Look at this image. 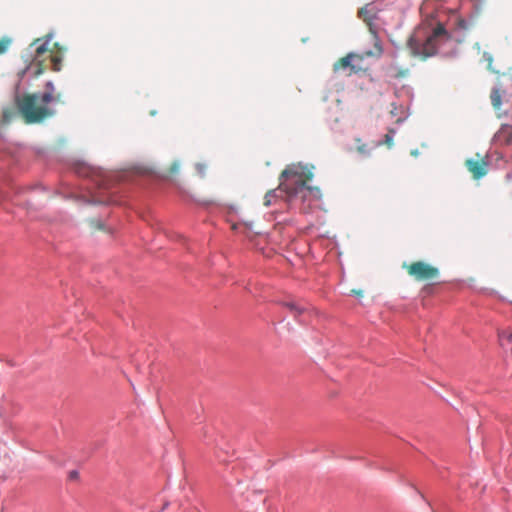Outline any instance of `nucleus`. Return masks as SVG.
Masks as SVG:
<instances>
[{
	"instance_id": "f257e3e1",
	"label": "nucleus",
	"mask_w": 512,
	"mask_h": 512,
	"mask_svg": "<svg viewBox=\"0 0 512 512\" xmlns=\"http://www.w3.org/2000/svg\"><path fill=\"white\" fill-rule=\"evenodd\" d=\"M465 39V34L455 38L447 31L445 26L439 23L431 32L423 37L413 35L408 40V47L414 55L431 57L441 55L443 57H455L457 55V45Z\"/></svg>"
},
{
	"instance_id": "f03ea898",
	"label": "nucleus",
	"mask_w": 512,
	"mask_h": 512,
	"mask_svg": "<svg viewBox=\"0 0 512 512\" xmlns=\"http://www.w3.org/2000/svg\"><path fill=\"white\" fill-rule=\"evenodd\" d=\"M45 92L25 93L21 91L20 82L15 85L13 100L19 106L26 124H40L55 115L56 110L50 105L54 101V83L45 84Z\"/></svg>"
},
{
	"instance_id": "7ed1b4c3",
	"label": "nucleus",
	"mask_w": 512,
	"mask_h": 512,
	"mask_svg": "<svg viewBox=\"0 0 512 512\" xmlns=\"http://www.w3.org/2000/svg\"><path fill=\"white\" fill-rule=\"evenodd\" d=\"M313 166L309 167L302 163L291 164L280 175V184L278 189L284 192L287 201L292 202L300 199L303 203L319 201L322 198L321 190L318 187H312L306 184L303 178H313Z\"/></svg>"
},
{
	"instance_id": "20e7f679",
	"label": "nucleus",
	"mask_w": 512,
	"mask_h": 512,
	"mask_svg": "<svg viewBox=\"0 0 512 512\" xmlns=\"http://www.w3.org/2000/svg\"><path fill=\"white\" fill-rule=\"evenodd\" d=\"M395 96L399 99H403L401 103L392 102V109L390 111L393 117L398 116L396 123L401 125L408 118L410 112L409 108L414 98L413 89L410 86H402L395 90Z\"/></svg>"
},
{
	"instance_id": "39448f33",
	"label": "nucleus",
	"mask_w": 512,
	"mask_h": 512,
	"mask_svg": "<svg viewBox=\"0 0 512 512\" xmlns=\"http://www.w3.org/2000/svg\"><path fill=\"white\" fill-rule=\"evenodd\" d=\"M409 273L417 280H429L437 278L439 270L425 262L418 261L411 265Z\"/></svg>"
},
{
	"instance_id": "423d86ee",
	"label": "nucleus",
	"mask_w": 512,
	"mask_h": 512,
	"mask_svg": "<svg viewBox=\"0 0 512 512\" xmlns=\"http://www.w3.org/2000/svg\"><path fill=\"white\" fill-rule=\"evenodd\" d=\"M280 304L287 308L289 310V312L293 315L294 319L304 325L306 324V318H305V314L306 312L308 311V308L304 305H301L295 301H282L280 302Z\"/></svg>"
},
{
	"instance_id": "0eeeda50",
	"label": "nucleus",
	"mask_w": 512,
	"mask_h": 512,
	"mask_svg": "<svg viewBox=\"0 0 512 512\" xmlns=\"http://www.w3.org/2000/svg\"><path fill=\"white\" fill-rule=\"evenodd\" d=\"M489 158H490V155L487 154L485 156V158L482 159L481 162L476 159H469L467 161L468 169L470 172L473 173V175L476 179H480L487 173L488 166H489Z\"/></svg>"
},
{
	"instance_id": "6e6552de",
	"label": "nucleus",
	"mask_w": 512,
	"mask_h": 512,
	"mask_svg": "<svg viewBox=\"0 0 512 512\" xmlns=\"http://www.w3.org/2000/svg\"><path fill=\"white\" fill-rule=\"evenodd\" d=\"M384 9V5H378L372 1L360 9L359 16L363 17L365 21L372 22L373 20L377 19L378 13Z\"/></svg>"
},
{
	"instance_id": "1a4fd4ad",
	"label": "nucleus",
	"mask_w": 512,
	"mask_h": 512,
	"mask_svg": "<svg viewBox=\"0 0 512 512\" xmlns=\"http://www.w3.org/2000/svg\"><path fill=\"white\" fill-rule=\"evenodd\" d=\"M481 11V3H474V11L470 14L469 19L461 18L458 22V29L466 31L478 17Z\"/></svg>"
},
{
	"instance_id": "9d476101",
	"label": "nucleus",
	"mask_w": 512,
	"mask_h": 512,
	"mask_svg": "<svg viewBox=\"0 0 512 512\" xmlns=\"http://www.w3.org/2000/svg\"><path fill=\"white\" fill-rule=\"evenodd\" d=\"M16 107H6L2 110V121L4 124H9L16 117L20 116L23 118V114L20 112L19 106L14 102Z\"/></svg>"
},
{
	"instance_id": "9b49d317",
	"label": "nucleus",
	"mask_w": 512,
	"mask_h": 512,
	"mask_svg": "<svg viewBox=\"0 0 512 512\" xmlns=\"http://www.w3.org/2000/svg\"><path fill=\"white\" fill-rule=\"evenodd\" d=\"M13 190L16 194L21 195L32 191H41L45 192L46 187L42 186L41 184H34V185H25V186H14Z\"/></svg>"
},
{
	"instance_id": "f8f14e48",
	"label": "nucleus",
	"mask_w": 512,
	"mask_h": 512,
	"mask_svg": "<svg viewBox=\"0 0 512 512\" xmlns=\"http://www.w3.org/2000/svg\"><path fill=\"white\" fill-rule=\"evenodd\" d=\"M491 103L495 108H499L502 104V91L501 87L495 85L491 91Z\"/></svg>"
},
{
	"instance_id": "ddd939ff",
	"label": "nucleus",
	"mask_w": 512,
	"mask_h": 512,
	"mask_svg": "<svg viewBox=\"0 0 512 512\" xmlns=\"http://www.w3.org/2000/svg\"><path fill=\"white\" fill-rule=\"evenodd\" d=\"M74 171L79 176L87 177V176H89V174L94 173V168L87 165L86 163L78 162L74 165Z\"/></svg>"
},
{
	"instance_id": "4468645a",
	"label": "nucleus",
	"mask_w": 512,
	"mask_h": 512,
	"mask_svg": "<svg viewBox=\"0 0 512 512\" xmlns=\"http://www.w3.org/2000/svg\"><path fill=\"white\" fill-rule=\"evenodd\" d=\"M53 37H54V32H50L49 34H47L45 41L36 47L37 55H41L47 51L48 45H49L50 41L53 39Z\"/></svg>"
},
{
	"instance_id": "2eb2a0df",
	"label": "nucleus",
	"mask_w": 512,
	"mask_h": 512,
	"mask_svg": "<svg viewBox=\"0 0 512 512\" xmlns=\"http://www.w3.org/2000/svg\"><path fill=\"white\" fill-rule=\"evenodd\" d=\"M499 343L502 347L505 346L504 341L507 340L508 342H512V332L508 333L506 331H500L498 333Z\"/></svg>"
},
{
	"instance_id": "dca6fc26",
	"label": "nucleus",
	"mask_w": 512,
	"mask_h": 512,
	"mask_svg": "<svg viewBox=\"0 0 512 512\" xmlns=\"http://www.w3.org/2000/svg\"><path fill=\"white\" fill-rule=\"evenodd\" d=\"M12 43V39L9 38V37H3L1 40H0V54H3L5 53L9 46L11 45Z\"/></svg>"
},
{
	"instance_id": "f3484780",
	"label": "nucleus",
	"mask_w": 512,
	"mask_h": 512,
	"mask_svg": "<svg viewBox=\"0 0 512 512\" xmlns=\"http://www.w3.org/2000/svg\"><path fill=\"white\" fill-rule=\"evenodd\" d=\"M115 202V200L113 199L112 196H108L106 198H101V199H94L93 201H91V203L93 204H103V205H110V204H113Z\"/></svg>"
},
{
	"instance_id": "a211bd4d",
	"label": "nucleus",
	"mask_w": 512,
	"mask_h": 512,
	"mask_svg": "<svg viewBox=\"0 0 512 512\" xmlns=\"http://www.w3.org/2000/svg\"><path fill=\"white\" fill-rule=\"evenodd\" d=\"M274 197H276V190H271V191L267 192L265 195V198H264L265 199L264 204L266 206H270L272 203V198H274Z\"/></svg>"
},
{
	"instance_id": "6ab92c4d",
	"label": "nucleus",
	"mask_w": 512,
	"mask_h": 512,
	"mask_svg": "<svg viewBox=\"0 0 512 512\" xmlns=\"http://www.w3.org/2000/svg\"><path fill=\"white\" fill-rule=\"evenodd\" d=\"M352 59H353V53H349V54H347V55L342 59V66H343L344 68L351 67Z\"/></svg>"
},
{
	"instance_id": "aec40b11",
	"label": "nucleus",
	"mask_w": 512,
	"mask_h": 512,
	"mask_svg": "<svg viewBox=\"0 0 512 512\" xmlns=\"http://www.w3.org/2000/svg\"><path fill=\"white\" fill-rule=\"evenodd\" d=\"M357 150L363 156H368L370 154V148L366 144H359L357 146Z\"/></svg>"
},
{
	"instance_id": "412c9836",
	"label": "nucleus",
	"mask_w": 512,
	"mask_h": 512,
	"mask_svg": "<svg viewBox=\"0 0 512 512\" xmlns=\"http://www.w3.org/2000/svg\"><path fill=\"white\" fill-rule=\"evenodd\" d=\"M53 70L57 72L61 70V58L55 57L53 59Z\"/></svg>"
},
{
	"instance_id": "4be33fe9",
	"label": "nucleus",
	"mask_w": 512,
	"mask_h": 512,
	"mask_svg": "<svg viewBox=\"0 0 512 512\" xmlns=\"http://www.w3.org/2000/svg\"><path fill=\"white\" fill-rule=\"evenodd\" d=\"M195 167H196L199 175L201 177H204L205 176L206 166L204 164H202V163H197Z\"/></svg>"
},
{
	"instance_id": "5701e85b",
	"label": "nucleus",
	"mask_w": 512,
	"mask_h": 512,
	"mask_svg": "<svg viewBox=\"0 0 512 512\" xmlns=\"http://www.w3.org/2000/svg\"><path fill=\"white\" fill-rule=\"evenodd\" d=\"M351 295L355 296L358 300H360V298L363 296V291L362 290H352Z\"/></svg>"
},
{
	"instance_id": "b1692460",
	"label": "nucleus",
	"mask_w": 512,
	"mask_h": 512,
	"mask_svg": "<svg viewBox=\"0 0 512 512\" xmlns=\"http://www.w3.org/2000/svg\"><path fill=\"white\" fill-rule=\"evenodd\" d=\"M78 476H79V472L77 470H71L69 472V478L72 480L78 478Z\"/></svg>"
},
{
	"instance_id": "393cba45",
	"label": "nucleus",
	"mask_w": 512,
	"mask_h": 512,
	"mask_svg": "<svg viewBox=\"0 0 512 512\" xmlns=\"http://www.w3.org/2000/svg\"><path fill=\"white\" fill-rule=\"evenodd\" d=\"M483 57H484V59H485L486 61H488V62H489V65H491V64H492L493 58H492L491 54H489L488 52H485V53L483 54Z\"/></svg>"
},
{
	"instance_id": "a878e982",
	"label": "nucleus",
	"mask_w": 512,
	"mask_h": 512,
	"mask_svg": "<svg viewBox=\"0 0 512 512\" xmlns=\"http://www.w3.org/2000/svg\"><path fill=\"white\" fill-rule=\"evenodd\" d=\"M384 141H385L386 144H388L390 146L392 141H393V137L391 135L386 134Z\"/></svg>"
},
{
	"instance_id": "bb28decb",
	"label": "nucleus",
	"mask_w": 512,
	"mask_h": 512,
	"mask_svg": "<svg viewBox=\"0 0 512 512\" xmlns=\"http://www.w3.org/2000/svg\"><path fill=\"white\" fill-rule=\"evenodd\" d=\"M378 5H384L385 8L389 5V3H385L386 0H373Z\"/></svg>"
},
{
	"instance_id": "cd10ccee",
	"label": "nucleus",
	"mask_w": 512,
	"mask_h": 512,
	"mask_svg": "<svg viewBox=\"0 0 512 512\" xmlns=\"http://www.w3.org/2000/svg\"><path fill=\"white\" fill-rule=\"evenodd\" d=\"M396 132L397 130L395 128H389L387 134L391 135L394 138Z\"/></svg>"
},
{
	"instance_id": "c85d7f7f",
	"label": "nucleus",
	"mask_w": 512,
	"mask_h": 512,
	"mask_svg": "<svg viewBox=\"0 0 512 512\" xmlns=\"http://www.w3.org/2000/svg\"><path fill=\"white\" fill-rule=\"evenodd\" d=\"M97 227H98V229H100V230H104V229H105V225H104V223H102L101 221H98Z\"/></svg>"
},
{
	"instance_id": "c756f323",
	"label": "nucleus",
	"mask_w": 512,
	"mask_h": 512,
	"mask_svg": "<svg viewBox=\"0 0 512 512\" xmlns=\"http://www.w3.org/2000/svg\"><path fill=\"white\" fill-rule=\"evenodd\" d=\"M178 168H179V164L178 163H174L173 166H172V171L173 172H177Z\"/></svg>"
},
{
	"instance_id": "7c9ffc66",
	"label": "nucleus",
	"mask_w": 512,
	"mask_h": 512,
	"mask_svg": "<svg viewBox=\"0 0 512 512\" xmlns=\"http://www.w3.org/2000/svg\"><path fill=\"white\" fill-rule=\"evenodd\" d=\"M411 155H413V156H415V157H416V156H418V155H419V151H418V149H414V150H412V151H411Z\"/></svg>"
},
{
	"instance_id": "2f4dec72",
	"label": "nucleus",
	"mask_w": 512,
	"mask_h": 512,
	"mask_svg": "<svg viewBox=\"0 0 512 512\" xmlns=\"http://www.w3.org/2000/svg\"><path fill=\"white\" fill-rule=\"evenodd\" d=\"M40 41H41V39H36V40L32 43V45H35V46H36V45H38V43H39Z\"/></svg>"
},
{
	"instance_id": "473e14b6",
	"label": "nucleus",
	"mask_w": 512,
	"mask_h": 512,
	"mask_svg": "<svg viewBox=\"0 0 512 512\" xmlns=\"http://www.w3.org/2000/svg\"><path fill=\"white\" fill-rule=\"evenodd\" d=\"M26 205H27L28 207L32 206L31 201H30V200H27V201H26Z\"/></svg>"
},
{
	"instance_id": "72a5a7b5",
	"label": "nucleus",
	"mask_w": 512,
	"mask_h": 512,
	"mask_svg": "<svg viewBox=\"0 0 512 512\" xmlns=\"http://www.w3.org/2000/svg\"><path fill=\"white\" fill-rule=\"evenodd\" d=\"M506 177H507V179H511V178H512L511 173H508V174L506 175Z\"/></svg>"
},
{
	"instance_id": "f704fd0d",
	"label": "nucleus",
	"mask_w": 512,
	"mask_h": 512,
	"mask_svg": "<svg viewBox=\"0 0 512 512\" xmlns=\"http://www.w3.org/2000/svg\"><path fill=\"white\" fill-rule=\"evenodd\" d=\"M496 154H497V158L498 159H502V155L501 154H499V153H496Z\"/></svg>"
},
{
	"instance_id": "c9c22d12",
	"label": "nucleus",
	"mask_w": 512,
	"mask_h": 512,
	"mask_svg": "<svg viewBox=\"0 0 512 512\" xmlns=\"http://www.w3.org/2000/svg\"><path fill=\"white\" fill-rule=\"evenodd\" d=\"M26 70L27 68L21 72V76H23L26 73Z\"/></svg>"
},
{
	"instance_id": "e433bc0d",
	"label": "nucleus",
	"mask_w": 512,
	"mask_h": 512,
	"mask_svg": "<svg viewBox=\"0 0 512 512\" xmlns=\"http://www.w3.org/2000/svg\"><path fill=\"white\" fill-rule=\"evenodd\" d=\"M42 72V70L40 68H38L37 70V73L36 74H40Z\"/></svg>"
}]
</instances>
